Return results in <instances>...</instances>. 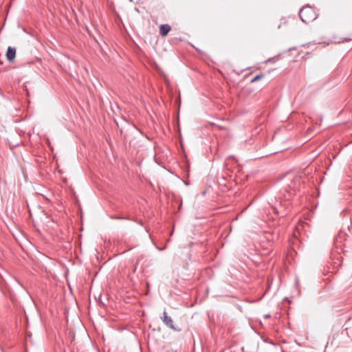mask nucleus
<instances>
[{
    "mask_svg": "<svg viewBox=\"0 0 352 352\" xmlns=\"http://www.w3.org/2000/svg\"><path fill=\"white\" fill-rule=\"evenodd\" d=\"M299 16L302 21L305 23H309L316 19L315 11L310 6L302 7L299 12Z\"/></svg>",
    "mask_w": 352,
    "mask_h": 352,
    "instance_id": "nucleus-1",
    "label": "nucleus"
},
{
    "mask_svg": "<svg viewBox=\"0 0 352 352\" xmlns=\"http://www.w3.org/2000/svg\"><path fill=\"white\" fill-rule=\"evenodd\" d=\"M296 181L292 180L288 186V189H285V193L283 194V199L285 201L290 200L296 195Z\"/></svg>",
    "mask_w": 352,
    "mask_h": 352,
    "instance_id": "nucleus-2",
    "label": "nucleus"
},
{
    "mask_svg": "<svg viewBox=\"0 0 352 352\" xmlns=\"http://www.w3.org/2000/svg\"><path fill=\"white\" fill-rule=\"evenodd\" d=\"M164 316L163 318H162V321L169 328H170L171 329H173V330H175V327L173 324V320L171 319V318L170 316H168L166 314V311H164V314H163Z\"/></svg>",
    "mask_w": 352,
    "mask_h": 352,
    "instance_id": "nucleus-3",
    "label": "nucleus"
},
{
    "mask_svg": "<svg viewBox=\"0 0 352 352\" xmlns=\"http://www.w3.org/2000/svg\"><path fill=\"white\" fill-rule=\"evenodd\" d=\"M16 56V49L12 47H8L6 52V58L8 61L12 62L14 60Z\"/></svg>",
    "mask_w": 352,
    "mask_h": 352,
    "instance_id": "nucleus-4",
    "label": "nucleus"
},
{
    "mask_svg": "<svg viewBox=\"0 0 352 352\" xmlns=\"http://www.w3.org/2000/svg\"><path fill=\"white\" fill-rule=\"evenodd\" d=\"M170 26L168 24H163L160 26V34L162 36H166L170 31Z\"/></svg>",
    "mask_w": 352,
    "mask_h": 352,
    "instance_id": "nucleus-5",
    "label": "nucleus"
},
{
    "mask_svg": "<svg viewBox=\"0 0 352 352\" xmlns=\"http://www.w3.org/2000/svg\"><path fill=\"white\" fill-rule=\"evenodd\" d=\"M263 76H264V74H259V75H257V76H256L254 78H252V79L251 80V82L252 83V82H256V81H258V80H261V78H263Z\"/></svg>",
    "mask_w": 352,
    "mask_h": 352,
    "instance_id": "nucleus-6",
    "label": "nucleus"
},
{
    "mask_svg": "<svg viewBox=\"0 0 352 352\" xmlns=\"http://www.w3.org/2000/svg\"><path fill=\"white\" fill-rule=\"evenodd\" d=\"M115 219H122V218L121 217H115Z\"/></svg>",
    "mask_w": 352,
    "mask_h": 352,
    "instance_id": "nucleus-7",
    "label": "nucleus"
},
{
    "mask_svg": "<svg viewBox=\"0 0 352 352\" xmlns=\"http://www.w3.org/2000/svg\"><path fill=\"white\" fill-rule=\"evenodd\" d=\"M274 210H276V208H274ZM276 213H278V211H276Z\"/></svg>",
    "mask_w": 352,
    "mask_h": 352,
    "instance_id": "nucleus-8",
    "label": "nucleus"
}]
</instances>
